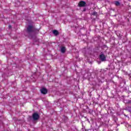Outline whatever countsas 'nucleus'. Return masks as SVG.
Listing matches in <instances>:
<instances>
[{
	"mask_svg": "<svg viewBox=\"0 0 131 131\" xmlns=\"http://www.w3.org/2000/svg\"><path fill=\"white\" fill-rule=\"evenodd\" d=\"M27 31L29 33L34 32V33H38L39 30L35 29V28L33 27V26H29L27 28Z\"/></svg>",
	"mask_w": 131,
	"mask_h": 131,
	"instance_id": "obj_1",
	"label": "nucleus"
},
{
	"mask_svg": "<svg viewBox=\"0 0 131 131\" xmlns=\"http://www.w3.org/2000/svg\"><path fill=\"white\" fill-rule=\"evenodd\" d=\"M32 118L34 121L38 120V119H39V115H38L37 113H34L32 115Z\"/></svg>",
	"mask_w": 131,
	"mask_h": 131,
	"instance_id": "obj_2",
	"label": "nucleus"
},
{
	"mask_svg": "<svg viewBox=\"0 0 131 131\" xmlns=\"http://www.w3.org/2000/svg\"><path fill=\"white\" fill-rule=\"evenodd\" d=\"M99 59L100 60H101V61H102V62H104L105 61H106V56H105V55L104 54H101L99 56Z\"/></svg>",
	"mask_w": 131,
	"mask_h": 131,
	"instance_id": "obj_3",
	"label": "nucleus"
},
{
	"mask_svg": "<svg viewBox=\"0 0 131 131\" xmlns=\"http://www.w3.org/2000/svg\"><path fill=\"white\" fill-rule=\"evenodd\" d=\"M85 5H86V3L84 1H80L78 3V7H85Z\"/></svg>",
	"mask_w": 131,
	"mask_h": 131,
	"instance_id": "obj_4",
	"label": "nucleus"
},
{
	"mask_svg": "<svg viewBox=\"0 0 131 131\" xmlns=\"http://www.w3.org/2000/svg\"><path fill=\"white\" fill-rule=\"evenodd\" d=\"M41 93L43 95H46V94H48V90L46 88H42L41 90Z\"/></svg>",
	"mask_w": 131,
	"mask_h": 131,
	"instance_id": "obj_5",
	"label": "nucleus"
},
{
	"mask_svg": "<svg viewBox=\"0 0 131 131\" xmlns=\"http://www.w3.org/2000/svg\"><path fill=\"white\" fill-rule=\"evenodd\" d=\"M53 34L55 35V36H57V35H59V31H58L57 30H54L52 31Z\"/></svg>",
	"mask_w": 131,
	"mask_h": 131,
	"instance_id": "obj_6",
	"label": "nucleus"
},
{
	"mask_svg": "<svg viewBox=\"0 0 131 131\" xmlns=\"http://www.w3.org/2000/svg\"><path fill=\"white\" fill-rule=\"evenodd\" d=\"M61 52L62 53H65V52H66V48L65 47H61Z\"/></svg>",
	"mask_w": 131,
	"mask_h": 131,
	"instance_id": "obj_7",
	"label": "nucleus"
},
{
	"mask_svg": "<svg viewBox=\"0 0 131 131\" xmlns=\"http://www.w3.org/2000/svg\"><path fill=\"white\" fill-rule=\"evenodd\" d=\"M115 5H116V6H120V3H119V2L118 1H115Z\"/></svg>",
	"mask_w": 131,
	"mask_h": 131,
	"instance_id": "obj_8",
	"label": "nucleus"
},
{
	"mask_svg": "<svg viewBox=\"0 0 131 131\" xmlns=\"http://www.w3.org/2000/svg\"><path fill=\"white\" fill-rule=\"evenodd\" d=\"M97 12H93V13H92V15H93V16H97Z\"/></svg>",
	"mask_w": 131,
	"mask_h": 131,
	"instance_id": "obj_9",
	"label": "nucleus"
},
{
	"mask_svg": "<svg viewBox=\"0 0 131 131\" xmlns=\"http://www.w3.org/2000/svg\"><path fill=\"white\" fill-rule=\"evenodd\" d=\"M9 28H12V26H9Z\"/></svg>",
	"mask_w": 131,
	"mask_h": 131,
	"instance_id": "obj_10",
	"label": "nucleus"
}]
</instances>
